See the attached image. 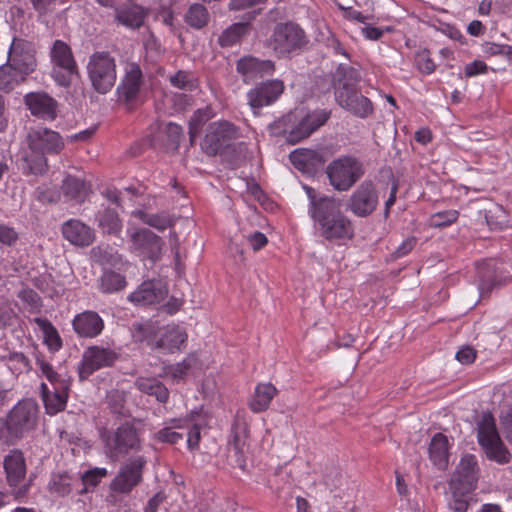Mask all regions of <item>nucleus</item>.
Returning a JSON list of instances; mask_svg holds the SVG:
<instances>
[{
  "label": "nucleus",
  "instance_id": "44",
  "mask_svg": "<svg viewBox=\"0 0 512 512\" xmlns=\"http://www.w3.org/2000/svg\"><path fill=\"white\" fill-rule=\"evenodd\" d=\"M247 23H234L226 28L218 37V44L221 47H231L238 43L247 34Z\"/></svg>",
  "mask_w": 512,
  "mask_h": 512
},
{
  "label": "nucleus",
  "instance_id": "42",
  "mask_svg": "<svg viewBox=\"0 0 512 512\" xmlns=\"http://www.w3.org/2000/svg\"><path fill=\"white\" fill-rule=\"evenodd\" d=\"M136 386L141 392L155 396L161 403H165L168 400V389L155 378H139L136 380Z\"/></svg>",
  "mask_w": 512,
  "mask_h": 512
},
{
  "label": "nucleus",
  "instance_id": "41",
  "mask_svg": "<svg viewBox=\"0 0 512 512\" xmlns=\"http://www.w3.org/2000/svg\"><path fill=\"white\" fill-rule=\"evenodd\" d=\"M224 161L230 169L242 166L250 157L247 145L244 142L232 144L222 154Z\"/></svg>",
  "mask_w": 512,
  "mask_h": 512
},
{
  "label": "nucleus",
  "instance_id": "33",
  "mask_svg": "<svg viewBox=\"0 0 512 512\" xmlns=\"http://www.w3.org/2000/svg\"><path fill=\"white\" fill-rule=\"evenodd\" d=\"M133 215L141 220L144 224L153 227L158 231H164L167 228L173 227L177 220L174 214H171L167 211L149 213L144 210H136L133 212Z\"/></svg>",
  "mask_w": 512,
  "mask_h": 512
},
{
  "label": "nucleus",
  "instance_id": "64",
  "mask_svg": "<svg viewBox=\"0 0 512 512\" xmlns=\"http://www.w3.org/2000/svg\"><path fill=\"white\" fill-rule=\"evenodd\" d=\"M247 241L254 251L262 249L268 242L267 237L262 232L256 231L247 236Z\"/></svg>",
  "mask_w": 512,
  "mask_h": 512
},
{
  "label": "nucleus",
  "instance_id": "38",
  "mask_svg": "<svg viewBox=\"0 0 512 512\" xmlns=\"http://www.w3.org/2000/svg\"><path fill=\"white\" fill-rule=\"evenodd\" d=\"M145 16L146 12L141 6L131 5L117 10L115 20L127 28L136 29L143 25Z\"/></svg>",
  "mask_w": 512,
  "mask_h": 512
},
{
  "label": "nucleus",
  "instance_id": "52",
  "mask_svg": "<svg viewBox=\"0 0 512 512\" xmlns=\"http://www.w3.org/2000/svg\"><path fill=\"white\" fill-rule=\"evenodd\" d=\"M459 213L456 210H448L435 213L430 217V225L435 228L446 227L458 219Z\"/></svg>",
  "mask_w": 512,
  "mask_h": 512
},
{
  "label": "nucleus",
  "instance_id": "19",
  "mask_svg": "<svg viewBox=\"0 0 512 512\" xmlns=\"http://www.w3.org/2000/svg\"><path fill=\"white\" fill-rule=\"evenodd\" d=\"M167 295L165 285L161 280L144 281L128 299L139 305H151L164 300Z\"/></svg>",
  "mask_w": 512,
  "mask_h": 512
},
{
  "label": "nucleus",
  "instance_id": "56",
  "mask_svg": "<svg viewBox=\"0 0 512 512\" xmlns=\"http://www.w3.org/2000/svg\"><path fill=\"white\" fill-rule=\"evenodd\" d=\"M155 438L163 443L176 444L183 436L172 428L165 427L155 434Z\"/></svg>",
  "mask_w": 512,
  "mask_h": 512
},
{
  "label": "nucleus",
  "instance_id": "55",
  "mask_svg": "<svg viewBox=\"0 0 512 512\" xmlns=\"http://www.w3.org/2000/svg\"><path fill=\"white\" fill-rule=\"evenodd\" d=\"M483 52L490 56L505 55L510 57L512 55V47L509 45L486 42L483 44Z\"/></svg>",
  "mask_w": 512,
  "mask_h": 512
},
{
  "label": "nucleus",
  "instance_id": "59",
  "mask_svg": "<svg viewBox=\"0 0 512 512\" xmlns=\"http://www.w3.org/2000/svg\"><path fill=\"white\" fill-rule=\"evenodd\" d=\"M18 297L33 308H39L41 306V297L33 289L21 290Z\"/></svg>",
  "mask_w": 512,
  "mask_h": 512
},
{
  "label": "nucleus",
  "instance_id": "45",
  "mask_svg": "<svg viewBox=\"0 0 512 512\" xmlns=\"http://www.w3.org/2000/svg\"><path fill=\"white\" fill-rule=\"evenodd\" d=\"M34 322L43 331L44 340L49 349L51 351L59 350L62 347V340L52 323L48 319L40 317L35 318Z\"/></svg>",
  "mask_w": 512,
  "mask_h": 512
},
{
  "label": "nucleus",
  "instance_id": "29",
  "mask_svg": "<svg viewBox=\"0 0 512 512\" xmlns=\"http://www.w3.org/2000/svg\"><path fill=\"white\" fill-rule=\"evenodd\" d=\"M429 458L439 470L445 471L449 465V441L443 433H436L429 444Z\"/></svg>",
  "mask_w": 512,
  "mask_h": 512
},
{
  "label": "nucleus",
  "instance_id": "23",
  "mask_svg": "<svg viewBox=\"0 0 512 512\" xmlns=\"http://www.w3.org/2000/svg\"><path fill=\"white\" fill-rule=\"evenodd\" d=\"M25 104L34 116L54 120L57 116V102L46 93L34 92L25 96Z\"/></svg>",
  "mask_w": 512,
  "mask_h": 512
},
{
  "label": "nucleus",
  "instance_id": "31",
  "mask_svg": "<svg viewBox=\"0 0 512 512\" xmlns=\"http://www.w3.org/2000/svg\"><path fill=\"white\" fill-rule=\"evenodd\" d=\"M477 277L478 287L481 296L488 294L492 289L500 285V280L497 278V268L495 260H485L477 264Z\"/></svg>",
  "mask_w": 512,
  "mask_h": 512
},
{
  "label": "nucleus",
  "instance_id": "32",
  "mask_svg": "<svg viewBox=\"0 0 512 512\" xmlns=\"http://www.w3.org/2000/svg\"><path fill=\"white\" fill-rule=\"evenodd\" d=\"M289 159L295 168L304 173H310L324 163L323 156L319 152L310 149L294 150L290 153Z\"/></svg>",
  "mask_w": 512,
  "mask_h": 512
},
{
  "label": "nucleus",
  "instance_id": "18",
  "mask_svg": "<svg viewBox=\"0 0 512 512\" xmlns=\"http://www.w3.org/2000/svg\"><path fill=\"white\" fill-rule=\"evenodd\" d=\"M236 69L242 75L244 82L248 83L259 77L272 74L275 70V64L271 60L245 56L237 61Z\"/></svg>",
  "mask_w": 512,
  "mask_h": 512
},
{
  "label": "nucleus",
  "instance_id": "11",
  "mask_svg": "<svg viewBox=\"0 0 512 512\" xmlns=\"http://www.w3.org/2000/svg\"><path fill=\"white\" fill-rule=\"evenodd\" d=\"M4 470L10 487H13V495L19 500L26 496L30 484H21L26 476V463L21 450H12L4 457Z\"/></svg>",
  "mask_w": 512,
  "mask_h": 512
},
{
  "label": "nucleus",
  "instance_id": "4",
  "mask_svg": "<svg viewBox=\"0 0 512 512\" xmlns=\"http://www.w3.org/2000/svg\"><path fill=\"white\" fill-rule=\"evenodd\" d=\"M147 460L138 455L124 462L114 479L110 483L108 501L115 505L120 499L119 495H128L143 480V470Z\"/></svg>",
  "mask_w": 512,
  "mask_h": 512
},
{
  "label": "nucleus",
  "instance_id": "21",
  "mask_svg": "<svg viewBox=\"0 0 512 512\" xmlns=\"http://www.w3.org/2000/svg\"><path fill=\"white\" fill-rule=\"evenodd\" d=\"M68 390V382H60L53 388H50L45 383L41 384L42 400L48 414L55 415L65 409L68 399Z\"/></svg>",
  "mask_w": 512,
  "mask_h": 512
},
{
  "label": "nucleus",
  "instance_id": "22",
  "mask_svg": "<svg viewBox=\"0 0 512 512\" xmlns=\"http://www.w3.org/2000/svg\"><path fill=\"white\" fill-rule=\"evenodd\" d=\"M336 101L342 108L360 118H366L373 112L372 102L358 93L357 89L349 92H339Z\"/></svg>",
  "mask_w": 512,
  "mask_h": 512
},
{
  "label": "nucleus",
  "instance_id": "24",
  "mask_svg": "<svg viewBox=\"0 0 512 512\" xmlns=\"http://www.w3.org/2000/svg\"><path fill=\"white\" fill-rule=\"evenodd\" d=\"M132 240L142 254L152 261L159 259L163 240L149 229H140L132 235Z\"/></svg>",
  "mask_w": 512,
  "mask_h": 512
},
{
  "label": "nucleus",
  "instance_id": "10",
  "mask_svg": "<svg viewBox=\"0 0 512 512\" xmlns=\"http://www.w3.org/2000/svg\"><path fill=\"white\" fill-rule=\"evenodd\" d=\"M478 478L479 467L476 457L465 454L448 481L449 490L456 495L469 494L476 488Z\"/></svg>",
  "mask_w": 512,
  "mask_h": 512
},
{
  "label": "nucleus",
  "instance_id": "3",
  "mask_svg": "<svg viewBox=\"0 0 512 512\" xmlns=\"http://www.w3.org/2000/svg\"><path fill=\"white\" fill-rule=\"evenodd\" d=\"M106 453L111 460L117 461L142 448V442L136 426L124 422L115 430L108 431L104 436Z\"/></svg>",
  "mask_w": 512,
  "mask_h": 512
},
{
  "label": "nucleus",
  "instance_id": "43",
  "mask_svg": "<svg viewBox=\"0 0 512 512\" xmlns=\"http://www.w3.org/2000/svg\"><path fill=\"white\" fill-rule=\"evenodd\" d=\"M213 112L210 107L196 110L189 120L188 134L190 145L193 146L202 127L212 118Z\"/></svg>",
  "mask_w": 512,
  "mask_h": 512
},
{
  "label": "nucleus",
  "instance_id": "48",
  "mask_svg": "<svg viewBox=\"0 0 512 512\" xmlns=\"http://www.w3.org/2000/svg\"><path fill=\"white\" fill-rule=\"evenodd\" d=\"M485 219L490 229H503L509 222L507 212L497 204L485 211Z\"/></svg>",
  "mask_w": 512,
  "mask_h": 512
},
{
  "label": "nucleus",
  "instance_id": "1",
  "mask_svg": "<svg viewBox=\"0 0 512 512\" xmlns=\"http://www.w3.org/2000/svg\"><path fill=\"white\" fill-rule=\"evenodd\" d=\"M27 143L33 155L26 156L29 173L42 175L48 169L45 154H58L64 148L60 134L46 127L31 128L27 134Z\"/></svg>",
  "mask_w": 512,
  "mask_h": 512
},
{
  "label": "nucleus",
  "instance_id": "40",
  "mask_svg": "<svg viewBox=\"0 0 512 512\" xmlns=\"http://www.w3.org/2000/svg\"><path fill=\"white\" fill-rule=\"evenodd\" d=\"M184 21L189 27L200 30L208 25L210 14L203 4L194 3L188 7Z\"/></svg>",
  "mask_w": 512,
  "mask_h": 512
},
{
  "label": "nucleus",
  "instance_id": "62",
  "mask_svg": "<svg viewBox=\"0 0 512 512\" xmlns=\"http://www.w3.org/2000/svg\"><path fill=\"white\" fill-rule=\"evenodd\" d=\"M455 358L462 364H471L476 358V351L471 346H464L456 353Z\"/></svg>",
  "mask_w": 512,
  "mask_h": 512
},
{
  "label": "nucleus",
  "instance_id": "28",
  "mask_svg": "<svg viewBox=\"0 0 512 512\" xmlns=\"http://www.w3.org/2000/svg\"><path fill=\"white\" fill-rule=\"evenodd\" d=\"M187 341V333L177 325H168L160 331V337L155 341V347L168 353L181 350Z\"/></svg>",
  "mask_w": 512,
  "mask_h": 512
},
{
  "label": "nucleus",
  "instance_id": "34",
  "mask_svg": "<svg viewBox=\"0 0 512 512\" xmlns=\"http://www.w3.org/2000/svg\"><path fill=\"white\" fill-rule=\"evenodd\" d=\"M12 69L16 70L26 79V75L33 72L36 66L34 56L30 52H18V48L12 45L9 50V58L7 62Z\"/></svg>",
  "mask_w": 512,
  "mask_h": 512
},
{
  "label": "nucleus",
  "instance_id": "58",
  "mask_svg": "<svg viewBox=\"0 0 512 512\" xmlns=\"http://www.w3.org/2000/svg\"><path fill=\"white\" fill-rule=\"evenodd\" d=\"M452 500L449 502V508L452 512H466L469 507V502L465 498L468 494H454L451 493Z\"/></svg>",
  "mask_w": 512,
  "mask_h": 512
},
{
  "label": "nucleus",
  "instance_id": "61",
  "mask_svg": "<svg viewBox=\"0 0 512 512\" xmlns=\"http://www.w3.org/2000/svg\"><path fill=\"white\" fill-rule=\"evenodd\" d=\"M59 197L58 192L49 188H38L36 191V198L42 203H55Z\"/></svg>",
  "mask_w": 512,
  "mask_h": 512
},
{
  "label": "nucleus",
  "instance_id": "35",
  "mask_svg": "<svg viewBox=\"0 0 512 512\" xmlns=\"http://www.w3.org/2000/svg\"><path fill=\"white\" fill-rule=\"evenodd\" d=\"M126 285L125 276L111 269L103 270L97 279V288L103 294L117 293L123 290Z\"/></svg>",
  "mask_w": 512,
  "mask_h": 512
},
{
  "label": "nucleus",
  "instance_id": "15",
  "mask_svg": "<svg viewBox=\"0 0 512 512\" xmlns=\"http://www.w3.org/2000/svg\"><path fill=\"white\" fill-rule=\"evenodd\" d=\"M117 358V353L109 348L99 346L88 347L83 354L79 370L80 378H87L101 368L112 366Z\"/></svg>",
  "mask_w": 512,
  "mask_h": 512
},
{
  "label": "nucleus",
  "instance_id": "47",
  "mask_svg": "<svg viewBox=\"0 0 512 512\" xmlns=\"http://www.w3.org/2000/svg\"><path fill=\"white\" fill-rule=\"evenodd\" d=\"M24 81V77L12 69L8 63L0 66V90L5 92L11 91L15 86Z\"/></svg>",
  "mask_w": 512,
  "mask_h": 512
},
{
  "label": "nucleus",
  "instance_id": "2",
  "mask_svg": "<svg viewBox=\"0 0 512 512\" xmlns=\"http://www.w3.org/2000/svg\"><path fill=\"white\" fill-rule=\"evenodd\" d=\"M38 406L33 401H20L9 412L1 437L9 445L15 444L27 433L33 431L38 422Z\"/></svg>",
  "mask_w": 512,
  "mask_h": 512
},
{
  "label": "nucleus",
  "instance_id": "26",
  "mask_svg": "<svg viewBox=\"0 0 512 512\" xmlns=\"http://www.w3.org/2000/svg\"><path fill=\"white\" fill-rule=\"evenodd\" d=\"M142 84V71L139 65L130 63L126 67L125 76L118 86L117 92L120 99L129 102L136 98Z\"/></svg>",
  "mask_w": 512,
  "mask_h": 512
},
{
  "label": "nucleus",
  "instance_id": "46",
  "mask_svg": "<svg viewBox=\"0 0 512 512\" xmlns=\"http://www.w3.org/2000/svg\"><path fill=\"white\" fill-rule=\"evenodd\" d=\"M481 447L484 449L488 459L499 464H507L510 462L511 453L506 448L501 438H499V440L489 441Z\"/></svg>",
  "mask_w": 512,
  "mask_h": 512
},
{
  "label": "nucleus",
  "instance_id": "20",
  "mask_svg": "<svg viewBox=\"0 0 512 512\" xmlns=\"http://www.w3.org/2000/svg\"><path fill=\"white\" fill-rule=\"evenodd\" d=\"M61 232L68 242L79 247H87L91 245L95 239L93 229L78 219H70L64 222L61 227Z\"/></svg>",
  "mask_w": 512,
  "mask_h": 512
},
{
  "label": "nucleus",
  "instance_id": "25",
  "mask_svg": "<svg viewBox=\"0 0 512 512\" xmlns=\"http://www.w3.org/2000/svg\"><path fill=\"white\" fill-rule=\"evenodd\" d=\"M72 325L80 337L86 338L98 336L104 328L102 318L94 311H84L77 314L72 321Z\"/></svg>",
  "mask_w": 512,
  "mask_h": 512
},
{
  "label": "nucleus",
  "instance_id": "60",
  "mask_svg": "<svg viewBox=\"0 0 512 512\" xmlns=\"http://www.w3.org/2000/svg\"><path fill=\"white\" fill-rule=\"evenodd\" d=\"M18 240L17 232L4 224H0V243L11 246Z\"/></svg>",
  "mask_w": 512,
  "mask_h": 512
},
{
  "label": "nucleus",
  "instance_id": "27",
  "mask_svg": "<svg viewBox=\"0 0 512 512\" xmlns=\"http://www.w3.org/2000/svg\"><path fill=\"white\" fill-rule=\"evenodd\" d=\"M360 81L361 74L357 68L345 63L339 64L333 75L335 99H337L339 92L355 90Z\"/></svg>",
  "mask_w": 512,
  "mask_h": 512
},
{
  "label": "nucleus",
  "instance_id": "36",
  "mask_svg": "<svg viewBox=\"0 0 512 512\" xmlns=\"http://www.w3.org/2000/svg\"><path fill=\"white\" fill-rule=\"evenodd\" d=\"M277 394L276 387L271 383H260L256 386L254 396L249 403L250 409L260 413L268 409L271 400Z\"/></svg>",
  "mask_w": 512,
  "mask_h": 512
},
{
  "label": "nucleus",
  "instance_id": "14",
  "mask_svg": "<svg viewBox=\"0 0 512 512\" xmlns=\"http://www.w3.org/2000/svg\"><path fill=\"white\" fill-rule=\"evenodd\" d=\"M284 83L281 80H267L257 84L247 93L248 104L255 115L259 114V110L273 104L284 92Z\"/></svg>",
  "mask_w": 512,
  "mask_h": 512
},
{
  "label": "nucleus",
  "instance_id": "6",
  "mask_svg": "<svg viewBox=\"0 0 512 512\" xmlns=\"http://www.w3.org/2000/svg\"><path fill=\"white\" fill-rule=\"evenodd\" d=\"M330 184L337 191H348L364 175L363 163L354 156L333 160L326 169Z\"/></svg>",
  "mask_w": 512,
  "mask_h": 512
},
{
  "label": "nucleus",
  "instance_id": "9",
  "mask_svg": "<svg viewBox=\"0 0 512 512\" xmlns=\"http://www.w3.org/2000/svg\"><path fill=\"white\" fill-rule=\"evenodd\" d=\"M237 137L238 129L234 124L225 120L212 122L206 128L201 149L209 156L222 155Z\"/></svg>",
  "mask_w": 512,
  "mask_h": 512
},
{
  "label": "nucleus",
  "instance_id": "37",
  "mask_svg": "<svg viewBox=\"0 0 512 512\" xmlns=\"http://www.w3.org/2000/svg\"><path fill=\"white\" fill-rule=\"evenodd\" d=\"M96 221L98 227L104 234L119 235L122 229V221L116 210L112 208H104L97 212Z\"/></svg>",
  "mask_w": 512,
  "mask_h": 512
},
{
  "label": "nucleus",
  "instance_id": "5",
  "mask_svg": "<svg viewBox=\"0 0 512 512\" xmlns=\"http://www.w3.org/2000/svg\"><path fill=\"white\" fill-rule=\"evenodd\" d=\"M87 73L92 87L106 94L115 85L117 78L115 58L107 51H96L88 60Z\"/></svg>",
  "mask_w": 512,
  "mask_h": 512
},
{
  "label": "nucleus",
  "instance_id": "53",
  "mask_svg": "<svg viewBox=\"0 0 512 512\" xmlns=\"http://www.w3.org/2000/svg\"><path fill=\"white\" fill-rule=\"evenodd\" d=\"M107 474L108 472L105 468L96 467L82 474L81 480L86 487H95L100 483L102 478L107 476Z\"/></svg>",
  "mask_w": 512,
  "mask_h": 512
},
{
  "label": "nucleus",
  "instance_id": "49",
  "mask_svg": "<svg viewBox=\"0 0 512 512\" xmlns=\"http://www.w3.org/2000/svg\"><path fill=\"white\" fill-rule=\"evenodd\" d=\"M71 482L72 478L66 472L53 474L48 484V488L52 493H56L59 496H65L71 492Z\"/></svg>",
  "mask_w": 512,
  "mask_h": 512
},
{
  "label": "nucleus",
  "instance_id": "13",
  "mask_svg": "<svg viewBox=\"0 0 512 512\" xmlns=\"http://www.w3.org/2000/svg\"><path fill=\"white\" fill-rule=\"evenodd\" d=\"M379 195L375 184L366 180L350 196L347 208L357 217H368L377 208Z\"/></svg>",
  "mask_w": 512,
  "mask_h": 512
},
{
  "label": "nucleus",
  "instance_id": "16",
  "mask_svg": "<svg viewBox=\"0 0 512 512\" xmlns=\"http://www.w3.org/2000/svg\"><path fill=\"white\" fill-rule=\"evenodd\" d=\"M315 228L321 237L329 241L350 239L354 235L352 222L343 211Z\"/></svg>",
  "mask_w": 512,
  "mask_h": 512
},
{
  "label": "nucleus",
  "instance_id": "7",
  "mask_svg": "<svg viewBox=\"0 0 512 512\" xmlns=\"http://www.w3.org/2000/svg\"><path fill=\"white\" fill-rule=\"evenodd\" d=\"M307 43L304 30L292 22L277 24L271 37V47L278 57H287Z\"/></svg>",
  "mask_w": 512,
  "mask_h": 512
},
{
  "label": "nucleus",
  "instance_id": "63",
  "mask_svg": "<svg viewBox=\"0 0 512 512\" xmlns=\"http://www.w3.org/2000/svg\"><path fill=\"white\" fill-rule=\"evenodd\" d=\"M488 67L485 62L480 60H474L473 62L465 66V76L473 77L478 74L486 73Z\"/></svg>",
  "mask_w": 512,
  "mask_h": 512
},
{
  "label": "nucleus",
  "instance_id": "12",
  "mask_svg": "<svg viewBox=\"0 0 512 512\" xmlns=\"http://www.w3.org/2000/svg\"><path fill=\"white\" fill-rule=\"evenodd\" d=\"M305 190L309 199L308 213L313 220L314 227L342 212V204L339 199L332 196L317 195L311 187L306 186Z\"/></svg>",
  "mask_w": 512,
  "mask_h": 512
},
{
  "label": "nucleus",
  "instance_id": "51",
  "mask_svg": "<svg viewBox=\"0 0 512 512\" xmlns=\"http://www.w3.org/2000/svg\"><path fill=\"white\" fill-rule=\"evenodd\" d=\"M415 63L418 70L427 75L432 74L436 69L428 49H422L415 54Z\"/></svg>",
  "mask_w": 512,
  "mask_h": 512
},
{
  "label": "nucleus",
  "instance_id": "30",
  "mask_svg": "<svg viewBox=\"0 0 512 512\" xmlns=\"http://www.w3.org/2000/svg\"><path fill=\"white\" fill-rule=\"evenodd\" d=\"M61 191L66 198L81 204L86 201L91 193V186L83 179L67 175L62 181Z\"/></svg>",
  "mask_w": 512,
  "mask_h": 512
},
{
  "label": "nucleus",
  "instance_id": "39",
  "mask_svg": "<svg viewBox=\"0 0 512 512\" xmlns=\"http://www.w3.org/2000/svg\"><path fill=\"white\" fill-rule=\"evenodd\" d=\"M477 438L480 446L487 444L489 441L499 440L500 436L495 419L491 413H483L477 424Z\"/></svg>",
  "mask_w": 512,
  "mask_h": 512
},
{
  "label": "nucleus",
  "instance_id": "54",
  "mask_svg": "<svg viewBox=\"0 0 512 512\" xmlns=\"http://www.w3.org/2000/svg\"><path fill=\"white\" fill-rule=\"evenodd\" d=\"M169 80L171 85L178 89L185 90L193 87L190 74L183 70H179L177 73L172 75Z\"/></svg>",
  "mask_w": 512,
  "mask_h": 512
},
{
  "label": "nucleus",
  "instance_id": "57",
  "mask_svg": "<svg viewBox=\"0 0 512 512\" xmlns=\"http://www.w3.org/2000/svg\"><path fill=\"white\" fill-rule=\"evenodd\" d=\"M165 133L168 139L175 144L176 148L180 145L181 139L183 138V128L173 122H169L165 127Z\"/></svg>",
  "mask_w": 512,
  "mask_h": 512
},
{
  "label": "nucleus",
  "instance_id": "8",
  "mask_svg": "<svg viewBox=\"0 0 512 512\" xmlns=\"http://www.w3.org/2000/svg\"><path fill=\"white\" fill-rule=\"evenodd\" d=\"M50 57L53 64V79L60 86H69L73 76L78 75L77 63L70 46L62 40H56L51 48Z\"/></svg>",
  "mask_w": 512,
  "mask_h": 512
},
{
  "label": "nucleus",
  "instance_id": "50",
  "mask_svg": "<svg viewBox=\"0 0 512 512\" xmlns=\"http://www.w3.org/2000/svg\"><path fill=\"white\" fill-rule=\"evenodd\" d=\"M131 331L136 342L153 343L157 335V327L152 323H134Z\"/></svg>",
  "mask_w": 512,
  "mask_h": 512
},
{
  "label": "nucleus",
  "instance_id": "17",
  "mask_svg": "<svg viewBox=\"0 0 512 512\" xmlns=\"http://www.w3.org/2000/svg\"><path fill=\"white\" fill-rule=\"evenodd\" d=\"M328 118L329 113L326 111H314L307 114L289 131L287 135L288 142L296 144L309 137L315 130L324 125Z\"/></svg>",
  "mask_w": 512,
  "mask_h": 512
}]
</instances>
